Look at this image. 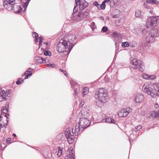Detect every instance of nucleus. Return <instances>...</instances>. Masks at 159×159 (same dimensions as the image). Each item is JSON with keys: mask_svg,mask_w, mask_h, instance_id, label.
I'll return each instance as SVG.
<instances>
[{"mask_svg": "<svg viewBox=\"0 0 159 159\" xmlns=\"http://www.w3.org/2000/svg\"><path fill=\"white\" fill-rule=\"evenodd\" d=\"M111 2V0H105L103 1V2H105V3H108Z\"/></svg>", "mask_w": 159, "mask_h": 159, "instance_id": "49", "label": "nucleus"}, {"mask_svg": "<svg viewBox=\"0 0 159 159\" xmlns=\"http://www.w3.org/2000/svg\"><path fill=\"white\" fill-rule=\"evenodd\" d=\"M18 80H20V82H21L22 83L24 81V80L22 78H20L18 79Z\"/></svg>", "mask_w": 159, "mask_h": 159, "instance_id": "51", "label": "nucleus"}, {"mask_svg": "<svg viewBox=\"0 0 159 159\" xmlns=\"http://www.w3.org/2000/svg\"><path fill=\"white\" fill-rule=\"evenodd\" d=\"M142 77L144 79L146 80H153L156 78V76L154 75H149L145 73H143L142 75Z\"/></svg>", "mask_w": 159, "mask_h": 159, "instance_id": "17", "label": "nucleus"}, {"mask_svg": "<svg viewBox=\"0 0 159 159\" xmlns=\"http://www.w3.org/2000/svg\"><path fill=\"white\" fill-rule=\"evenodd\" d=\"M43 44H48V43H44Z\"/></svg>", "mask_w": 159, "mask_h": 159, "instance_id": "64", "label": "nucleus"}, {"mask_svg": "<svg viewBox=\"0 0 159 159\" xmlns=\"http://www.w3.org/2000/svg\"><path fill=\"white\" fill-rule=\"evenodd\" d=\"M27 74V73H26V72H25L24 73V74L22 75V76H25L26 75V74Z\"/></svg>", "mask_w": 159, "mask_h": 159, "instance_id": "56", "label": "nucleus"}, {"mask_svg": "<svg viewBox=\"0 0 159 159\" xmlns=\"http://www.w3.org/2000/svg\"><path fill=\"white\" fill-rule=\"evenodd\" d=\"M101 19H102V20H104V17H103L101 16Z\"/></svg>", "mask_w": 159, "mask_h": 159, "instance_id": "61", "label": "nucleus"}, {"mask_svg": "<svg viewBox=\"0 0 159 159\" xmlns=\"http://www.w3.org/2000/svg\"><path fill=\"white\" fill-rule=\"evenodd\" d=\"M154 89H151L150 93V95L153 98H155L157 96H159V83H156L153 84Z\"/></svg>", "mask_w": 159, "mask_h": 159, "instance_id": "8", "label": "nucleus"}, {"mask_svg": "<svg viewBox=\"0 0 159 159\" xmlns=\"http://www.w3.org/2000/svg\"><path fill=\"white\" fill-rule=\"evenodd\" d=\"M8 116H9V114H7V116H5V117H6L7 118V119H8Z\"/></svg>", "mask_w": 159, "mask_h": 159, "instance_id": "60", "label": "nucleus"}, {"mask_svg": "<svg viewBox=\"0 0 159 159\" xmlns=\"http://www.w3.org/2000/svg\"><path fill=\"white\" fill-rule=\"evenodd\" d=\"M81 126L79 124L77 123L76 124L75 128L74 129H72V131L74 133L75 136H77L80 134V132L83 131L84 130L81 129L82 128H81Z\"/></svg>", "mask_w": 159, "mask_h": 159, "instance_id": "13", "label": "nucleus"}, {"mask_svg": "<svg viewBox=\"0 0 159 159\" xmlns=\"http://www.w3.org/2000/svg\"><path fill=\"white\" fill-rule=\"evenodd\" d=\"M132 111V110L128 107L120 110L119 111L118 115L120 117H125L128 116Z\"/></svg>", "mask_w": 159, "mask_h": 159, "instance_id": "9", "label": "nucleus"}, {"mask_svg": "<svg viewBox=\"0 0 159 159\" xmlns=\"http://www.w3.org/2000/svg\"><path fill=\"white\" fill-rule=\"evenodd\" d=\"M32 36L34 38H37V37H38L39 35L36 32H34L32 34Z\"/></svg>", "mask_w": 159, "mask_h": 159, "instance_id": "40", "label": "nucleus"}, {"mask_svg": "<svg viewBox=\"0 0 159 159\" xmlns=\"http://www.w3.org/2000/svg\"><path fill=\"white\" fill-rule=\"evenodd\" d=\"M44 54L45 56H50L51 55V53L49 51H45Z\"/></svg>", "mask_w": 159, "mask_h": 159, "instance_id": "38", "label": "nucleus"}, {"mask_svg": "<svg viewBox=\"0 0 159 159\" xmlns=\"http://www.w3.org/2000/svg\"><path fill=\"white\" fill-rule=\"evenodd\" d=\"M2 124H0V130H1V128L2 127Z\"/></svg>", "mask_w": 159, "mask_h": 159, "instance_id": "57", "label": "nucleus"}, {"mask_svg": "<svg viewBox=\"0 0 159 159\" xmlns=\"http://www.w3.org/2000/svg\"><path fill=\"white\" fill-rule=\"evenodd\" d=\"M159 23V16H152L149 17L147 20V27L142 30V35L146 36V42L148 44H151L155 41L156 38L159 36V32L156 28L151 29L149 27H155Z\"/></svg>", "mask_w": 159, "mask_h": 159, "instance_id": "1", "label": "nucleus"}, {"mask_svg": "<svg viewBox=\"0 0 159 159\" xmlns=\"http://www.w3.org/2000/svg\"><path fill=\"white\" fill-rule=\"evenodd\" d=\"M78 8L75 6L73 9V12L72 14V18L73 20L79 21L83 19L82 16L81 15L80 12L76 13L78 11Z\"/></svg>", "mask_w": 159, "mask_h": 159, "instance_id": "7", "label": "nucleus"}, {"mask_svg": "<svg viewBox=\"0 0 159 159\" xmlns=\"http://www.w3.org/2000/svg\"><path fill=\"white\" fill-rule=\"evenodd\" d=\"M0 96L2 98L5 100L7 99L6 97L8 96V94H7V93H6L4 90H2L1 89V90L0 91Z\"/></svg>", "mask_w": 159, "mask_h": 159, "instance_id": "24", "label": "nucleus"}, {"mask_svg": "<svg viewBox=\"0 0 159 159\" xmlns=\"http://www.w3.org/2000/svg\"><path fill=\"white\" fill-rule=\"evenodd\" d=\"M89 91V88L87 87H84L83 89V96L87 94Z\"/></svg>", "mask_w": 159, "mask_h": 159, "instance_id": "28", "label": "nucleus"}, {"mask_svg": "<svg viewBox=\"0 0 159 159\" xmlns=\"http://www.w3.org/2000/svg\"><path fill=\"white\" fill-rule=\"evenodd\" d=\"M33 70L32 68H30L28 69V70L25 71L27 73L28 72H31Z\"/></svg>", "mask_w": 159, "mask_h": 159, "instance_id": "44", "label": "nucleus"}, {"mask_svg": "<svg viewBox=\"0 0 159 159\" xmlns=\"http://www.w3.org/2000/svg\"><path fill=\"white\" fill-rule=\"evenodd\" d=\"M74 92H75V95H77L78 94V93H77V89H74Z\"/></svg>", "mask_w": 159, "mask_h": 159, "instance_id": "45", "label": "nucleus"}, {"mask_svg": "<svg viewBox=\"0 0 159 159\" xmlns=\"http://www.w3.org/2000/svg\"><path fill=\"white\" fill-rule=\"evenodd\" d=\"M143 95L141 93H138L136 95L134 98V101L136 102L139 103L142 102L144 99Z\"/></svg>", "mask_w": 159, "mask_h": 159, "instance_id": "11", "label": "nucleus"}, {"mask_svg": "<svg viewBox=\"0 0 159 159\" xmlns=\"http://www.w3.org/2000/svg\"><path fill=\"white\" fill-rule=\"evenodd\" d=\"M93 5L95 6H96L98 9L100 10V5L97 2H94L93 3Z\"/></svg>", "mask_w": 159, "mask_h": 159, "instance_id": "34", "label": "nucleus"}, {"mask_svg": "<svg viewBox=\"0 0 159 159\" xmlns=\"http://www.w3.org/2000/svg\"><path fill=\"white\" fill-rule=\"evenodd\" d=\"M76 38L75 35L73 34L66 35L59 41L57 45V51L59 53H63L66 52V50L68 49L69 52L70 51L74 46L73 43Z\"/></svg>", "mask_w": 159, "mask_h": 159, "instance_id": "2", "label": "nucleus"}, {"mask_svg": "<svg viewBox=\"0 0 159 159\" xmlns=\"http://www.w3.org/2000/svg\"><path fill=\"white\" fill-rule=\"evenodd\" d=\"M57 139L59 140H64V137L62 134H59L57 137Z\"/></svg>", "mask_w": 159, "mask_h": 159, "instance_id": "31", "label": "nucleus"}, {"mask_svg": "<svg viewBox=\"0 0 159 159\" xmlns=\"http://www.w3.org/2000/svg\"><path fill=\"white\" fill-rule=\"evenodd\" d=\"M69 153L68 154L66 157L65 159H74V155L73 152V151L69 150L68 152Z\"/></svg>", "mask_w": 159, "mask_h": 159, "instance_id": "20", "label": "nucleus"}, {"mask_svg": "<svg viewBox=\"0 0 159 159\" xmlns=\"http://www.w3.org/2000/svg\"><path fill=\"white\" fill-rule=\"evenodd\" d=\"M152 9H151V8H150V9H149L148 10H149V12L152 14L153 13V10H152Z\"/></svg>", "mask_w": 159, "mask_h": 159, "instance_id": "46", "label": "nucleus"}, {"mask_svg": "<svg viewBox=\"0 0 159 159\" xmlns=\"http://www.w3.org/2000/svg\"><path fill=\"white\" fill-rule=\"evenodd\" d=\"M65 134L69 144L72 143L74 141L75 135L72 128L66 129L65 132Z\"/></svg>", "mask_w": 159, "mask_h": 159, "instance_id": "5", "label": "nucleus"}, {"mask_svg": "<svg viewBox=\"0 0 159 159\" xmlns=\"http://www.w3.org/2000/svg\"><path fill=\"white\" fill-rule=\"evenodd\" d=\"M108 30V28L107 27L104 26L103 27L102 30L104 32H106Z\"/></svg>", "mask_w": 159, "mask_h": 159, "instance_id": "42", "label": "nucleus"}, {"mask_svg": "<svg viewBox=\"0 0 159 159\" xmlns=\"http://www.w3.org/2000/svg\"><path fill=\"white\" fill-rule=\"evenodd\" d=\"M150 3H147V4H146L145 3H144L143 5V7L144 8H147L148 9H150Z\"/></svg>", "mask_w": 159, "mask_h": 159, "instance_id": "36", "label": "nucleus"}, {"mask_svg": "<svg viewBox=\"0 0 159 159\" xmlns=\"http://www.w3.org/2000/svg\"><path fill=\"white\" fill-rule=\"evenodd\" d=\"M142 128V126L140 125H138L135 127V129L134 131H135L136 132H138V130H139L140 129Z\"/></svg>", "mask_w": 159, "mask_h": 159, "instance_id": "37", "label": "nucleus"}, {"mask_svg": "<svg viewBox=\"0 0 159 159\" xmlns=\"http://www.w3.org/2000/svg\"><path fill=\"white\" fill-rule=\"evenodd\" d=\"M14 8H12L11 7V10L13 11L16 13H20L22 11V8L20 5H17L16 4L13 5Z\"/></svg>", "mask_w": 159, "mask_h": 159, "instance_id": "16", "label": "nucleus"}, {"mask_svg": "<svg viewBox=\"0 0 159 159\" xmlns=\"http://www.w3.org/2000/svg\"><path fill=\"white\" fill-rule=\"evenodd\" d=\"M130 67L133 69H136L137 68L141 71H143L145 69L144 63L141 61H138L136 59H133L130 62Z\"/></svg>", "mask_w": 159, "mask_h": 159, "instance_id": "4", "label": "nucleus"}, {"mask_svg": "<svg viewBox=\"0 0 159 159\" xmlns=\"http://www.w3.org/2000/svg\"><path fill=\"white\" fill-rule=\"evenodd\" d=\"M152 88L150 87V84L148 83H145L143 86V90L147 94L150 93Z\"/></svg>", "mask_w": 159, "mask_h": 159, "instance_id": "12", "label": "nucleus"}, {"mask_svg": "<svg viewBox=\"0 0 159 159\" xmlns=\"http://www.w3.org/2000/svg\"><path fill=\"white\" fill-rule=\"evenodd\" d=\"M115 41V45L116 46H117V42H118L117 41V40H115V41Z\"/></svg>", "mask_w": 159, "mask_h": 159, "instance_id": "58", "label": "nucleus"}, {"mask_svg": "<svg viewBox=\"0 0 159 159\" xmlns=\"http://www.w3.org/2000/svg\"><path fill=\"white\" fill-rule=\"evenodd\" d=\"M47 67H53L55 66V64L53 63H49L47 64Z\"/></svg>", "mask_w": 159, "mask_h": 159, "instance_id": "39", "label": "nucleus"}, {"mask_svg": "<svg viewBox=\"0 0 159 159\" xmlns=\"http://www.w3.org/2000/svg\"><path fill=\"white\" fill-rule=\"evenodd\" d=\"M146 2L152 4H155L158 5L159 4V2L156 0H146Z\"/></svg>", "mask_w": 159, "mask_h": 159, "instance_id": "26", "label": "nucleus"}, {"mask_svg": "<svg viewBox=\"0 0 159 159\" xmlns=\"http://www.w3.org/2000/svg\"><path fill=\"white\" fill-rule=\"evenodd\" d=\"M135 16L136 17L141 18H143V15L141 14V11L139 10H137L135 12Z\"/></svg>", "mask_w": 159, "mask_h": 159, "instance_id": "25", "label": "nucleus"}, {"mask_svg": "<svg viewBox=\"0 0 159 159\" xmlns=\"http://www.w3.org/2000/svg\"><path fill=\"white\" fill-rule=\"evenodd\" d=\"M12 135L13 136H14V137H16V134H13Z\"/></svg>", "mask_w": 159, "mask_h": 159, "instance_id": "63", "label": "nucleus"}, {"mask_svg": "<svg viewBox=\"0 0 159 159\" xmlns=\"http://www.w3.org/2000/svg\"><path fill=\"white\" fill-rule=\"evenodd\" d=\"M121 45L123 48L128 47L129 46V44L127 42H125L122 43Z\"/></svg>", "mask_w": 159, "mask_h": 159, "instance_id": "30", "label": "nucleus"}, {"mask_svg": "<svg viewBox=\"0 0 159 159\" xmlns=\"http://www.w3.org/2000/svg\"><path fill=\"white\" fill-rule=\"evenodd\" d=\"M81 14V15L82 16V17L83 19L85 17L87 16H88L89 14V11H86L83 13L82 12H80Z\"/></svg>", "mask_w": 159, "mask_h": 159, "instance_id": "29", "label": "nucleus"}, {"mask_svg": "<svg viewBox=\"0 0 159 159\" xmlns=\"http://www.w3.org/2000/svg\"><path fill=\"white\" fill-rule=\"evenodd\" d=\"M8 120H7V123L6 124V125H5L6 126H7V123H8Z\"/></svg>", "mask_w": 159, "mask_h": 159, "instance_id": "62", "label": "nucleus"}, {"mask_svg": "<svg viewBox=\"0 0 159 159\" xmlns=\"http://www.w3.org/2000/svg\"><path fill=\"white\" fill-rule=\"evenodd\" d=\"M29 4V2H26L24 4V5H23L24 7V11L26 10V9L27 8V6Z\"/></svg>", "mask_w": 159, "mask_h": 159, "instance_id": "41", "label": "nucleus"}, {"mask_svg": "<svg viewBox=\"0 0 159 159\" xmlns=\"http://www.w3.org/2000/svg\"><path fill=\"white\" fill-rule=\"evenodd\" d=\"M34 60L36 62L39 63H43L49 62V61H48V60L47 58L44 59L43 57L40 56L35 57Z\"/></svg>", "mask_w": 159, "mask_h": 159, "instance_id": "15", "label": "nucleus"}, {"mask_svg": "<svg viewBox=\"0 0 159 159\" xmlns=\"http://www.w3.org/2000/svg\"><path fill=\"white\" fill-rule=\"evenodd\" d=\"M8 2L11 5V7H12V8H14L13 5H15V0H9Z\"/></svg>", "mask_w": 159, "mask_h": 159, "instance_id": "33", "label": "nucleus"}, {"mask_svg": "<svg viewBox=\"0 0 159 159\" xmlns=\"http://www.w3.org/2000/svg\"><path fill=\"white\" fill-rule=\"evenodd\" d=\"M76 7L79 6V9L82 10L86 8L88 6V3L85 0H75Z\"/></svg>", "mask_w": 159, "mask_h": 159, "instance_id": "10", "label": "nucleus"}, {"mask_svg": "<svg viewBox=\"0 0 159 159\" xmlns=\"http://www.w3.org/2000/svg\"><path fill=\"white\" fill-rule=\"evenodd\" d=\"M107 91L104 88H100L95 92V98L99 102L105 103L107 101Z\"/></svg>", "mask_w": 159, "mask_h": 159, "instance_id": "3", "label": "nucleus"}, {"mask_svg": "<svg viewBox=\"0 0 159 159\" xmlns=\"http://www.w3.org/2000/svg\"><path fill=\"white\" fill-rule=\"evenodd\" d=\"M58 152L57 155L59 157H60L61 155L62 151L61 149V148L60 147L58 148Z\"/></svg>", "mask_w": 159, "mask_h": 159, "instance_id": "35", "label": "nucleus"}, {"mask_svg": "<svg viewBox=\"0 0 159 159\" xmlns=\"http://www.w3.org/2000/svg\"><path fill=\"white\" fill-rule=\"evenodd\" d=\"M118 17V15H113L112 16V18H117Z\"/></svg>", "mask_w": 159, "mask_h": 159, "instance_id": "50", "label": "nucleus"}, {"mask_svg": "<svg viewBox=\"0 0 159 159\" xmlns=\"http://www.w3.org/2000/svg\"><path fill=\"white\" fill-rule=\"evenodd\" d=\"M20 80H18L17 82H16V83L17 84H22V83H21V82H20Z\"/></svg>", "mask_w": 159, "mask_h": 159, "instance_id": "47", "label": "nucleus"}, {"mask_svg": "<svg viewBox=\"0 0 159 159\" xmlns=\"http://www.w3.org/2000/svg\"><path fill=\"white\" fill-rule=\"evenodd\" d=\"M32 73H30L28 74L25 77V79H27L28 78V77L29 76H30L32 75Z\"/></svg>", "mask_w": 159, "mask_h": 159, "instance_id": "43", "label": "nucleus"}, {"mask_svg": "<svg viewBox=\"0 0 159 159\" xmlns=\"http://www.w3.org/2000/svg\"><path fill=\"white\" fill-rule=\"evenodd\" d=\"M132 136V134H130V138H129V141H130V143H131V140L132 139H131V136Z\"/></svg>", "mask_w": 159, "mask_h": 159, "instance_id": "52", "label": "nucleus"}, {"mask_svg": "<svg viewBox=\"0 0 159 159\" xmlns=\"http://www.w3.org/2000/svg\"><path fill=\"white\" fill-rule=\"evenodd\" d=\"M60 71H61V72H63V73L64 72H66V71L64 70L63 69H60Z\"/></svg>", "mask_w": 159, "mask_h": 159, "instance_id": "53", "label": "nucleus"}, {"mask_svg": "<svg viewBox=\"0 0 159 159\" xmlns=\"http://www.w3.org/2000/svg\"><path fill=\"white\" fill-rule=\"evenodd\" d=\"M120 34L117 32H114L112 35V39L114 41L117 40L118 43H121V37L120 36Z\"/></svg>", "mask_w": 159, "mask_h": 159, "instance_id": "14", "label": "nucleus"}, {"mask_svg": "<svg viewBox=\"0 0 159 159\" xmlns=\"http://www.w3.org/2000/svg\"><path fill=\"white\" fill-rule=\"evenodd\" d=\"M84 117H85V118H87L89 120H92L93 119L92 114L93 113L90 111L89 110H88V111H87L86 113H84Z\"/></svg>", "mask_w": 159, "mask_h": 159, "instance_id": "18", "label": "nucleus"}, {"mask_svg": "<svg viewBox=\"0 0 159 159\" xmlns=\"http://www.w3.org/2000/svg\"><path fill=\"white\" fill-rule=\"evenodd\" d=\"M11 5L10 3L8 2L7 0H4L3 2V6L5 8L8 9L11 8Z\"/></svg>", "mask_w": 159, "mask_h": 159, "instance_id": "23", "label": "nucleus"}, {"mask_svg": "<svg viewBox=\"0 0 159 159\" xmlns=\"http://www.w3.org/2000/svg\"><path fill=\"white\" fill-rule=\"evenodd\" d=\"M106 3H105L103 1L102 2V3L101 5H100V9H102V10H104L106 7Z\"/></svg>", "mask_w": 159, "mask_h": 159, "instance_id": "32", "label": "nucleus"}, {"mask_svg": "<svg viewBox=\"0 0 159 159\" xmlns=\"http://www.w3.org/2000/svg\"><path fill=\"white\" fill-rule=\"evenodd\" d=\"M34 41L36 42H39V48L41 46L43 42V39L42 37H40L39 39L36 38L35 39Z\"/></svg>", "mask_w": 159, "mask_h": 159, "instance_id": "27", "label": "nucleus"}, {"mask_svg": "<svg viewBox=\"0 0 159 159\" xmlns=\"http://www.w3.org/2000/svg\"><path fill=\"white\" fill-rule=\"evenodd\" d=\"M103 121L104 122H106L108 123H113L115 124L116 123L115 121L113 119L106 116V118L103 119Z\"/></svg>", "mask_w": 159, "mask_h": 159, "instance_id": "19", "label": "nucleus"}, {"mask_svg": "<svg viewBox=\"0 0 159 159\" xmlns=\"http://www.w3.org/2000/svg\"><path fill=\"white\" fill-rule=\"evenodd\" d=\"M157 118H158L159 119V110H158V115H157Z\"/></svg>", "mask_w": 159, "mask_h": 159, "instance_id": "59", "label": "nucleus"}, {"mask_svg": "<svg viewBox=\"0 0 159 159\" xmlns=\"http://www.w3.org/2000/svg\"><path fill=\"white\" fill-rule=\"evenodd\" d=\"M5 92L7 93V94H8V95H9L10 93V91H7Z\"/></svg>", "mask_w": 159, "mask_h": 159, "instance_id": "54", "label": "nucleus"}, {"mask_svg": "<svg viewBox=\"0 0 159 159\" xmlns=\"http://www.w3.org/2000/svg\"><path fill=\"white\" fill-rule=\"evenodd\" d=\"M79 124L81 129L84 130L89 127L91 122L89 120L85 117H82L80 118L79 121L77 123Z\"/></svg>", "mask_w": 159, "mask_h": 159, "instance_id": "6", "label": "nucleus"}, {"mask_svg": "<svg viewBox=\"0 0 159 159\" xmlns=\"http://www.w3.org/2000/svg\"><path fill=\"white\" fill-rule=\"evenodd\" d=\"M11 140V139L10 138H8L7 139V142L8 143H11V142H10Z\"/></svg>", "mask_w": 159, "mask_h": 159, "instance_id": "48", "label": "nucleus"}, {"mask_svg": "<svg viewBox=\"0 0 159 159\" xmlns=\"http://www.w3.org/2000/svg\"><path fill=\"white\" fill-rule=\"evenodd\" d=\"M64 73V74L66 76H67V73L66 72H66H64L63 73Z\"/></svg>", "mask_w": 159, "mask_h": 159, "instance_id": "55", "label": "nucleus"}, {"mask_svg": "<svg viewBox=\"0 0 159 159\" xmlns=\"http://www.w3.org/2000/svg\"><path fill=\"white\" fill-rule=\"evenodd\" d=\"M157 115L158 111L157 112L154 111H152L150 113L149 118L154 119L155 118H157Z\"/></svg>", "mask_w": 159, "mask_h": 159, "instance_id": "22", "label": "nucleus"}, {"mask_svg": "<svg viewBox=\"0 0 159 159\" xmlns=\"http://www.w3.org/2000/svg\"><path fill=\"white\" fill-rule=\"evenodd\" d=\"M9 106H6L5 107H3L1 110L2 114H3L5 116H7V112L8 111V110Z\"/></svg>", "mask_w": 159, "mask_h": 159, "instance_id": "21", "label": "nucleus"}]
</instances>
